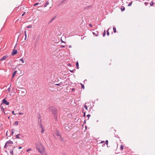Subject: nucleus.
Masks as SVG:
<instances>
[{"instance_id": "2eb2a0df", "label": "nucleus", "mask_w": 155, "mask_h": 155, "mask_svg": "<svg viewBox=\"0 0 155 155\" xmlns=\"http://www.w3.org/2000/svg\"><path fill=\"white\" fill-rule=\"evenodd\" d=\"M54 118L56 120L57 119V115L56 114H54Z\"/></svg>"}, {"instance_id": "bb28decb", "label": "nucleus", "mask_w": 155, "mask_h": 155, "mask_svg": "<svg viewBox=\"0 0 155 155\" xmlns=\"http://www.w3.org/2000/svg\"><path fill=\"white\" fill-rule=\"evenodd\" d=\"M109 29H108L107 30V35H109V32L108 31V30H109Z\"/></svg>"}, {"instance_id": "aec40b11", "label": "nucleus", "mask_w": 155, "mask_h": 155, "mask_svg": "<svg viewBox=\"0 0 155 155\" xmlns=\"http://www.w3.org/2000/svg\"><path fill=\"white\" fill-rule=\"evenodd\" d=\"M32 27V26L31 25H30L27 26V27L28 28H31Z\"/></svg>"}, {"instance_id": "49530a36", "label": "nucleus", "mask_w": 155, "mask_h": 155, "mask_svg": "<svg viewBox=\"0 0 155 155\" xmlns=\"http://www.w3.org/2000/svg\"><path fill=\"white\" fill-rule=\"evenodd\" d=\"M89 26H90V27H91L92 26V25L91 24H89Z\"/></svg>"}, {"instance_id": "6e6d98bb", "label": "nucleus", "mask_w": 155, "mask_h": 155, "mask_svg": "<svg viewBox=\"0 0 155 155\" xmlns=\"http://www.w3.org/2000/svg\"><path fill=\"white\" fill-rule=\"evenodd\" d=\"M70 65H71V64H68V65H69V66Z\"/></svg>"}, {"instance_id": "79ce46f5", "label": "nucleus", "mask_w": 155, "mask_h": 155, "mask_svg": "<svg viewBox=\"0 0 155 155\" xmlns=\"http://www.w3.org/2000/svg\"><path fill=\"white\" fill-rule=\"evenodd\" d=\"M23 114L21 113H19V114H20V115H21V114Z\"/></svg>"}, {"instance_id": "c85d7f7f", "label": "nucleus", "mask_w": 155, "mask_h": 155, "mask_svg": "<svg viewBox=\"0 0 155 155\" xmlns=\"http://www.w3.org/2000/svg\"><path fill=\"white\" fill-rule=\"evenodd\" d=\"M38 4H39V3H35V4L34 5V6H36V5H38Z\"/></svg>"}, {"instance_id": "dca6fc26", "label": "nucleus", "mask_w": 155, "mask_h": 155, "mask_svg": "<svg viewBox=\"0 0 155 155\" xmlns=\"http://www.w3.org/2000/svg\"><path fill=\"white\" fill-rule=\"evenodd\" d=\"M20 61H21V62L22 63H24V60L23 59V58H21L20 59Z\"/></svg>"}, {"instance_id": "b1692460", "label": "nucleus", "mask_w": 155, "mask_h": 155, "mask_svg": "<svg viewBox=\"0 0 155 155\" xmlns=\"http://www.w3.org/2000/svg\"><path fill=\"white\" fill-rule=\"evenodd\" d=\"M56 135L57 136H60V133L58 132H57V133H56Z\"/></svg>"}, {"instance_id": "423d86ee", "label": "nucleus", "mask_w": 155, "mask_h": 155, "mask_svg": "<svg viewBox=\"0 0 155 155\" xmlns=\"http://www.w3.org/2000/svg\"><path fill=\"white\" fill-rule=\"evenodd\" d=\"M17 53V51L16 50H13V52L12 53V55L16 54Z\"/></svg>"}, {"instance_id": "f3484780", "label": "nucleus", "mask_w": 155, "mask_h": 155, "mask_svg": "<svg viewBox=\"0 0 155 155\" xmlns=\"http://www.w3.org/2000/svg\"><path fill=\"white\" fill-rule=\"evenodd\" d=\"M18 123L19 122L18 121H15V125H18Z\"/></svg>"}, {"instance_id": "7c9ffc66", "label": "nucleus", "mask_w": 155, "mask_h": 155, "mask_svg": "<svg viewBox=\"0 0 155 155\" xmlns=\"http://www.w3.org/2000/svg\"><path fill=\"white\" fill-rule=\"evenodd\" d=\"M106 144V145H107L108 144V141L107 140H106L105 142Z\"/></svg>"}, {"instance_id": "39448f33", "label": "nucleus", "mask_w": 155, "mask_h": 155, "mask_svg": "<svg viewBox=\"0 0 155 155\" xmlns=\"http://www.w3.org/2000/svg\"><path fill=\"white\" fill-rule=\"evenodd\" d=\"M2 102L3 103L7 105H8L9 104V103L7 102L6 100L5 99H3L2 100Z\"/></svg>"}, {"instance_id": "6ab92c4d", "label": "nucleus", "mask_w": 155, "mask_h": 155, "mask_svg": "<svg viewBox=\"0 0 155 155\" xmlns=\"http://www.w3.org/2000/svg\"><path fill=\"white\" fill-rule=\"evenodd\" d=\"M19 135H20V134L17 135L16 138L18 139H20V137L19 136Z\"/></svg>"}, {"instance_id": "4be33fe9", "label": "nucleus", "mask_w": 155, "mask_h": 155, "mask_svg": "<svg viewBox=\"0 0 155 155\" xmlns=\"http://www.w3.org/2000/svg\"><path fill=\"white\" fill-rule=\"evenodd\" d=\"M120 148L121 150H123L124 149V146H123V145H121L120 146Z\"/></svg>"}, {"instance_id": "cd10ccee", "label": "nucleus", "mask_w": 155, "mask_h": 155, "mask_svg": "<svg viewBox=\"0 0 155 155\" xmlns=\"http://www.w3.org/2000/svg\"><path fill=\"white\" fill-rule=\"evenodd\" d=\"M153 2H152L150 4V5L152 6L153 5Z\"/></svg>"}, {"instance_id": "4d7b16f0", "label": "nucleus", "mask_w": 155, "mask_h": 155, "mask_svg": "<svg viewBox=\"0 0 155 155\" xmlns=\"http://www.w3.org/2000/svg\"><path fill=\"white\" fill-rule=\"evenodd\" d=\"M95 35H96V36H97V35L95 34Z\"/></svg>"}, {"instance_id": "58836bf2", "label": "nucleus", "mask_w": 155, "mask_h": 155, "mask_svg": "<svg viewBox=\"0 0 155 155\" xmlns=\"http://www.w3.org/2000/svg\"><path fill=\"white\" fill-rule=\"evenodd\" d=\"M74 90H75L74 88H72V91H74Z\"/></svg>"}, {"instance_id": "20e7f679", "label": "nucleus", "mask_w": 155, "mask_h": 155, "mask_svg": "<svg viewBox=\"0 0 155 155\" xmlns=\"http://www.w3.org/2000/svg\"><path fill=\"white\" fill-rule=\"evenodd\" d=\"M13 142L11 141H8L5 143V146L4 147H6L7 146H8L9 144H12L13 143Z\"/></svg>"}, {"instance_id": "ddd939ff", "label": "nucleus", "mask_w": 155, "mask_h": 155, "mask_svg": "<svg viewBox=\"0 0 155 155\" xmlns=\"http://www.w3.org/2000/svg\"><path fill=\"white\" fill-rule=\"evenodd\" d=\"M76 66H77V69H79V64H78V61H77L76 63Z\"/></svg>"}, {"instance_id": "f257e3e1", "label": "nucleus", "mask_w": 155, "mask_h": 155, "mask_svg": "<svg viewBox=\"0 0 155 155\" xmlns=\"http://www.w3.org/2000/svg\"><path fill=\"white\" fill-rule=\"evenodd\" d=\"M36 149L39 152L43 155H46L45 149L43 145L40 143H39L36 146Z\"/></svg>"}, {"instance_id": "a19ab883", "label": "nucleus", "mask_w": 155, "mask_h": 155, "mask_svg": "<svg viewBox=\"0 0 155 155\" xmlns=\"http://www.w3.org/2000/svg\"><path fill=\"white\" fill-rule=\"evenodd\" d=\"M4 113V114H6V113L5 112V111H4L3 112Z\"/></svg>"}, {"instance_id": "a211bd4d", "label": "nucleus", "mask_w": 155, "mask_h": 155, "mask_svg": "<svg viewBox=\"0 0 155 155\" xmlns=\"http://www.w3.org/2000/svg\"><path fill=\"white\" fill-rule=\"evenodd\" d=\"M45 131L44 129L43 128H42V130H41V132L42 133H43Z\"/></svg>"}, {"instance_id": "393cba45", "label": "nucleus", "mask_w": 155, "mask_h": 155, "mask_svg": "<svg viewBox=\"0 0 155 155\" xmlns=\"http://www.w3.org/2000/svg\"><path fill=\"white\" fill-rule=\"evenodd\" d=\"M81 88H83L84 89V86L83 84H81Z\"/></svg>"}, {"instance_id": "c9c22d12", "label": "nucleus", "mask_w": 155, "mask_h": 155, "mask_svg": "<svg viewBox=\"0 0 155 155\" xmlns=\"http://www.w3.org/2000/svg\"><path fill=\"white\" fill-rule=\"evenodd\" d=\"M12 113L14 115H15V113H14V111H12Z\"/></svg>"}, {"instance_id": "9b49d317", "label": "nucleus", "mask_w": 155, "mask_h": 155, "mask_svg": "<svg viewBox=\"0 0 155 155\" xmlns=\"http://www.w3.org/2000/svg\"><path fill=\"white\" fill-rule=\"evenodd\" d=\"M49 4V2L48 1H47L44 7H46Z\"/></svg>"}, {"instance_id": "603ef678", "label": "nucleus", "mask_w": 155, "mask_h": 155, "mask_svg": "<svg viewBox=\"0 0 155 155\" xmlns=\"http://www.w3.org/2000/svg\"><path fill=\"white\" fill-rule=\"evenodd\" d=\"M61 46L62 47H64V46H62V45H61Z\"/></svg>"}, {"instance_id": "473e14b6", "label": "nucleus", "mask_w": 155, "mask_h": 155, "mask_svg": "<svg viewBox=\"0 0 155 155\" xmlns=\"http://www.w3.org/2000/svg\"><path fill=\"white\" fill-rule=\"evenodd\" d=\"M91 116V115L90 114H88L87 116V117H88V118H89V117Z\"/></svg>"}, {"instance_id": "2f4dec72", "label": "nucleus", "mask_w": 155, "mask_h": 155, "mask_svg": "<svg viewBox=\"0 0 155 155\" xmlns=\"http://www.w3.org/2000/svg\"><path fill=\"white\" fill-rule=\"evenodd\" d=\"M144 4H145V5L146 6V5H148V2H145L144 3Z\"/></svg>"}, {"instance_id": "f8f14e48", "label": "nucleus", "mask_w": 155, "mask_h": 155, "mask_svg": "<svg viewBox=\"0 0 155 155\" xmlns=\"http://www.w3.org/2000/svg\"><path fill=\"white\" fill-rule=\"evenodd\" d=\"M125 9V8L124 6H121V10L122 11H124Z\"/></svg>"}, {"instance_id": "ea45409f", "label": "nucleus", "mask_w": 155, "mask_h": 155, "mask_svg": "<svg viewBox=\"0 0 155 155\" xmlns=\"http://www.w3.org/2000/svg\"><path fill=\"white\" fill-rule=\"evenodd\" d=\"M22 148V147H18V149H21Z\"/></svg>"}, {"instance_id": "c756f323", "label": "nucleus", "mask_w": 155, "mask_h": 155, "mask_svg": "<svg viewBox=\"0 0 155 155\" xmlns=\"http://www.w3.org/2000/svg\"><path fill=\"white\" fill-rule=\"evenodd\" d=\"M84 108H85V109H86L87 110V106L86 105H84Z\"/></svg>"}, {"instance_id": "6e6552de", "label": "nucleus", "mask_w": 155, "mask_h": 155, "mask_svg": "<svg viewBox=\"0 0 155 155\" xmlns=\"http://www.w3.org/2000/svg\"><path fill=\"white\" fill-rule=\"evenodd\" d=\"M17 71H15L12 74V78H13V77L15 76L16 73H17Z\"/></svg>"}, {"instance_id": "de8ad7c7", "label": "nucleus", "mask_w": 155, "mask_h": 155, "mask_svg": "<svg viewBox=\"0 0 155 155\" xmlns=\"http://www.w3.org/2000/svg\"><path fill=\"white\" fill-rule=\"evenodd\" d=\"M69 48H71V45H70V46H69Z\"/></svg>"}, {"instance_id": "7ed1b4c3", "label": "nucleus", "mask_w": 155, "mask_h": 155, "mask_svg": "<svg viewBox=\"0 0 155 155\" xmlns=\"http://www.w3.org/2000/svg\"><path fill=\"white\" fill-rule=\"evenodd\" d=\"M27 93L25 89H23L22 91H21V96H25Z\"/></svg>"}, {"instance_id": "f704fd0d", "label": "nucleus", "mask_w": 155, "mask_h": 155, "mask_svg": "<svg viewBox=\"0 0 155 155\" xmlns=\"http://www.w3.org/2000/svg\"><path fill=\"white\" fill-rule=\"evenodd\" d=\"M35 38H36V36H35L33 37V39L35 40Z\"/></svg>"}, {"instance_id": "72a5a7b5", "label": "nucleus", "mask_w": 155, "mask_h": 155, "mask_svg": "<svg viewBox=\"0 0 155 155\" xmlns=\"http://www.w3.org/2000/svg\"><path fill=\"white\" fill-rule=\"evenodd\" d=\"M61 84V83L55 84L56 85H60Z\"/></svg>"}, {"instance_id": "a18cd8bd", "label": "nucleus", "mask_w": 155, "mask_h": 155, "mask_svg": "<svg viewBox=\"0 0 155 155\" xmlns=\"http://www.w3.org/2000/svg\"><path fill=\"white\" fill-rule=\"evenodd\" d=\"M13 129H12V135H13V134L14 133V132H13Z\"/></svg>"}, {"instance_id": "5701e85b", "label": "nucleus", "mask_w": 155, "mask_h": 155, "mask_svg": "<svg viewBox=\"0 0 155 155\" xmlns=\"http://www.w3.org/2000/svg\"><path fill=\"white\" fill-rule=\"evenodd\" d=\"M105 35H106V31H105V30H104V33H103V37H104L105 36Z\"/></svg>"}, {"instance_id": "c03bdc74", "label": "nucleus", "mask_w": 155, "mask_h": 155, "mask_svg": "<svg viewBox=\"0 0 155 155\" xmlns=\"http://www.w3.org/2000/svg\"><path fill=\"white\" fill-rule=\"evenodd\" d=\"M25 14V12H24V13H23V14L22 15V16H23V15H24V14Z\"/></svg>"}, {"instance_id": "3c124183", "label": "nucleus", "mask_w": 155, "mask_h": 155, "mask_svg": "<svg viewBox=\"0 0 155 155\" xmlns=\"http://www.w3.org/2000/svg\"><path fill=\"white\" fill-rule=\"evenodd\" d=\"M85 116V113H84V116Z\"/></svg>"}, {"instance_id": "864d4df0", "label": "nucleus", "mask_w": 155, "mask_h": 155, "mask_svg": "<svg viewBox=\"0 0 155 155\" xmlns=\"http://www.w3.org/2000/svg\"><path fill=\"white\" fill-rule=\"evenodd\" d=\"M8 132V131H7V132H6V135L7 134V133Z\"/></svg>"}, {"instance_id": "5fc2aeb1", "label": "nucleus", "mask_w": 155, "mask_h": 155, "mask_svg": "<svg viewBox=\"0 0 155 155\" xmlns=\"http://www.w3.org/2000/svg\"><path fill=\"white\" fill-rule=\"evenodd\" d=\"M93 33L94 35V32H93Z\"/></svg>"}, {"instance_id": "0eeeda50", "label": "nucleus", "mask_w": 155, "mask_h": 155, "mask_svg": "<svg viewBox=\"0 0 155 155\" xmlns=\"http://www.w3.org/2000/svg\"><path fill=\"white\" fill-rule=\"evenodd\" d=\"M7 57H8L6 55L4 56L2 58L0 59V60L2 61L6 59L7 58Z\"/></svg>"}, {"instance_id": "412c9836", "label": "nucleus", "mask_w": 155, "mask_h": 155, "mask_svg": "<svg viewBox=\"0 0 155 155\" xmlns=\"http://www.w3.org/2000/svg\"><path fill=\"white\" fill-rule=\"evenodd\" d=\"M10 153L12 154V155H13V150H11V149H10Z\"/></svg>"}, {"instance_id": "9d476101", "label": "nucleus", "mask_w": 155, "mask_h": 155, "mask_svg": "<svg viewBox=\"0 0 155 155\" xmlns=\"http://www.w3.org/2000/svg\"><path fill=\"white\" fill-rule=\"evenodd\" d=\"M66 0H62L60 3L58 5V6H59V5L62 4L63 3H64Z\"/></svg>"}, {"instance_id": "a878e982", "label": "nucleus", "mask_w": 155, "mask_h": 155, "mask_svg": "<svg viewBox=\"0 0 155 155\" xmlns=\"http://www.w3.org/2000/svg\"><path fill=\"white\" fill-rule=\"evenodd\" d=\"M132 4V2H130V3L128 4V6H130Z\"/></svg>"}, {"instance_id": "f03ea898", "label": "nucleus", "mask_w": 155, "mask_h": 155, "mask_svg": "<svg viewBox=\"0 0 155 155\" xmlns=\"http://www.w3.org/2000/svg\"><path fill=\"white\" fill-rule=\"evenodd\" d=\"M49 111L52 112L54 114H56L57 110L56 108H55V107L53 106H51L49 107Z\"/></svg>"}, {"instance_id": "4468645a", "label": "nucleus", "mask_w": 155, "mask_h": 155, "mask_svg": "<svg viewBox=\"0 0 155 155\" xmlns=\"http://www.w3.org/2000/svg\"><path fill=\"white\" fill-rule=\"evenodd\" d=\"M113 29L114 32V33H115L116 32V28L115 27H113Z\"/></svg>"}, {"instance_id": "4c0bfd02", "label": "nucleus", "mask_w": 155, "mask_h": 155, "mask_svg": "<svg viewBox=\"0 0 155 155\" xmlns=\"http://www.w3.org/2000/svg\"><path fill=\"white\" fill-rule=\"evenodd\" d=\"M104 142V141H101V143H103Z\"/></svg>"}, {"instance_id": "1a4fd4ad", "label": "nucleus", "mask_w": 155, "mask_h": 155, "mask_svg": "<svg viewBox=\"0 0 155 155\" xmlns=\"http://www.w3.org/2000/svg\"><path fill=\"white\" fill-rule=\"evenodd\" d=\"M0 109H1V110L2 111V112H3L4 111L5 109L3 107H0Z\"/></svg>"}, {"instance_id": "e433bc0d", "label": "nucleus", "mask_w": 155, "mask_h": 155, "mask_svg": "<svg viewBox=\"0 0 155 155\" xmlns=\"http://www.w3.org/2000/svg\"><path fill=\"white\" fill-rule=\"evenodd\" d=\"M25 36L26 37V31H25Z\"/></svg>"}, {"instance_id": "37998d69", "label": "nucleus", "mask_w": 155, "mask_h": 155, "mask_svg": "<svg viewBox=\"0 0 155 155\" xmlns=\"http://www.w3.org/2000/svg\"><path fill=\"white\" fill-rule=\"evenodd\" d=\"M30 150V149H28L27 150V152H28L29 150Z\"/></svg>"}, {"instance_id": "8fccbe9b", "label": "nucleus", "mask_w": 155, "mask_h": 155, "mask_svg": "<svg viewBox=\"0 0 155 155\" xmlns=\"http://www.w3.org/2000/svg\"><path fill=\"white\" fill-rule=\"evenodd\" d=\"M8 90L9 91V90H10V88H9L8 89Z\"/></svg>"}, {"instance_id": "09e8293b", "label": "nucleus", "mask_w": 155, "mask_h": 155, "mask_svg": "<svg viewBox=\"0 0 155 155\" xmlns=\"http://www.w3.org/2000/svg\"><path fill=\"white\" fill-rule=\"evenodd\" d=\"M38 39L35 42L36 43L37 42H38Z\"/></svg>"}]
</instances>
